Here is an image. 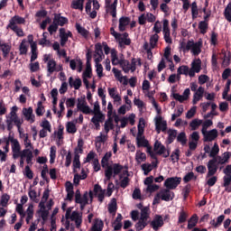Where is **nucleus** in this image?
<instances>
[{
    "label": "nucleus",
    "instance_id": "f257e3e1",
    "mask_svg": "<svg viewBox=\"0 0 231 231\" xmlns=\"http://www.w3.org/2000/svg\"><path fill=\"white\" fill-rule=\"evenodd\" d=\"M11 147L14 160L20 158V165H24V160L28 165L33 164V152L30 149L21 150V143L14 137L11 138Z\"/></svg>",
    "mask_w": 231,
    "mask_h": 231
},
{
    "label": "nucleus",
    "instance_id": "f03ea898",
    "mask_svg": "<svg viewBox=\"0 0 231 231\" xmlns=\"http://www.w3.org/2000/svg\"><path fill=\"white\" fill-rule=\"evenodd\" d=\"M111 152H107L101 160V165L104 169H106L105 176L106 180H111V178H113V174L114 176L120 174L122 169H124V167L119 163H114L109 166V159L111 158Z\"/></svg>",
    "mask_w": 231,
    "mask_h": 231
},
{
    "label": "nucleus",
    "instance_id": "7ed1b4c3",
    "mask_svg": "<svg viewBox=\"0 0 231 231\" xmlns=\"http://www.w3.org/2000/svg\"><path fill=\"white\" fill-rule=\"evenodd\" d=\"M180 48L184 53H187V51H190L192 55L198 57V55L201 53V48H203V42H194L193 40H189L187 42H181Z\"/></svg>",
    "mask_w": 231,
    "mask_h": 231
},
{
    "label": "nucleus",
    "instance_id": "20e7f679",
    "mask_svg": "<svg viewBox=\"0 0 231 231\" xmlns=\"http://www.w3.org/2000/svg\"><path fill=\"white\" fill-rule=\"evenodd\" d=\"M77 108L84 115H95L102 113L100 111V104L98 101L94 103V107L91 109L89 106H88L86 99L82 97L78 99Z\"/></svg>",
    "mask_w": 231,
    "mask_h": 231
},
{
    "label": "nucleus",
    "instance_id": "39448f33",
    "mask_svg": "<svg viewBox=\"0 0 231 231\" xmlns=\"http://www.w3.org/2000/svg\"><path fill=\"white\" fill-rule=\"evenodd\" d=\"M137 129H138V133L136 135L137 146L147 147L148 152H151V147H149V141L145 139V136H143V132L145 129V119H143V117H141L139 119Z\"/></svg>",
    "mask_w": 231,
    "mask_h": 231
},
{
    "label": "nucleus",
    "instance_id": "423d86ee",
    "mask_svg": "<svg viewBox=\"0 0 231 231\" xmlns=\"http://www.w3.org/2000/svg\"><path fill=\"white\" fill-rule=\"evenodd\" d=\"M161 199L162 201H172L174 199V192L167 188L161 189L153 199V205H158Z\"/></svg>",
    "mask_w": 231,
    "mask_h": 231
},
{
    "label": "nucleus",
    "instance_id": "0eeeda50",
    "mask_svg": "<svg viewBox=\"0 0 231 231\" xmlns=\"http://www.w3.org/2000/svg\"><path fill=\"white\" fill-rule=\"evenodd\" d=\"M89 199L90 201H93V191H89V193L86 191L83 194V196L80 195V190L76 191L75 201L76 203H79L80 205L81 210H84V208L86 207V205L89 203Z\"/></svg>",
    "mask_w": 231,
    "mask_h": 231
},
{
    "label": "nucleus",
    "instance_id": "6e6552de",
    "mask_svg": "<svg viewBox=\"0 0 231 231\" xmlns=\"http://www.w3.org/2000/svg\"><path fill=\"white\" fill-rule=\"evenodd\" d=\"M72 210L73 208H69L66 211L65 217L66 219H70V221H74L77 228H80V226L82 225V213Z\"/></svg>",
    "mask_w": 231,
    "mask_h": 231
},
{
    "label": "nucleus",
    "instance_id": "1a4fd4ad",
    "mask_svg": "<svg viewBox=\"0 0 231 231\" xmlns=\"http://www.w3.org/2000/svg\"><path fill=\"white\" fill-rule=\"evenodd\" d=\"M153 122L157 134H160L161 132L165 133L167 131V121L163 119L162 115H156Z\"/></svg>",
    "mask_w": 231,
    "mask_h": 231
},
{
    "label": "nucleus",
    "instance_id": "9d476101",
    "mask_svg": "<svg viewBox=\"0 0 231 231\" xmlns=\"http://www.w3.org/2000/svg\"><path fill=\"white\" fill-rule=\"evenodd\" d=\"M7 125V131H12L14 129V124L16 125L18 131H21V125H23V119L19 118L18 116L14 117L6 116L5 120Z\"/></svg>",
    "mask_w": 231,
    "mask_h": 231
},
{
    "label": "nucleus",
    "instance_id": "9b49d317",
    "mask_svg": "<svg viewBox=\"0 0 231 231\" xmlns=\"http://www.w3.org/2000/svg\"><path fill=\"white\" fill-rule=\"evenodd\" d=\"M40 127L42 129L39 132V137L40 138H46L48 136L49 133H51V123L48 121V119L43 118L42 122L40 123Z\"/></svg>",
    "mask_w": 231,
    "mask_h": 231
},
{
    "label": "nucleus",
    "instance_id": "f8f14e48",
    "mask_svg": "<svg viewBox=\"0 0 231 231\" xmlns=\"http://www.w3.org/2000/svg\"><path fill=\"white\" fill-rule=\"evenodd\" d=\"M180 183H181L180 177H170L165 180L164 187L169 190H174V189H176Z\"/></svg>",
    "mask_w": 231,
    "mask_h": 231
},
{
    "label": "nucleus",
    "instance_id": "ddd939ff",
    "mask_svg": "<svg viewBox=\"0 0 231 231\" xmlns=\"http://www.w3.org/2000/svg\"><path fill=\"white\" fill-rule=\"evenodd\" d=\"M208 173L207 178H210L217 172V170L219 169V163H217V161L213 158L212 160L208 161Z\"/></svg>",
    "mask_w": 231,
    "mask_h": 231
},
{
    "label": "nucleus",
    "instance_id": "4468645a",
    "mask_svg": "<svg viewBox=\"0 0 231 231\" xmlns=\"http://www.w3.org/2000/svg\"><path fill=\"white\" fill-rule=\"evenodd\" d=\"M201 71V60L196 59L191 62V68L189 69V77H196V73Z\"/></svg>",
    "mask_w": 231,
    "mask_h": 231
},
{
    "label": "nucleus",
    "instance_id": "2eb2a0df",
    "mask_svg": "<svg viewBox=\"0 0 231 231\" xmlns=\"http://www.w3.org/2000/svg\"><path fill=\"white\" fill-rule=\"evenodd\" d=\"M21 24H26V18L15 14L9 20L7 26H21Z\"/></svg>",
    "mask_w": 231,
    "mask_h": 231
},
{
    "label": "nucleus",
    "instance_id": "dca6fc26",
    "mask_svg": "<svg viewBox=\"0 0 231 231\" xmlns=\"http://www.w3.org/2000/svg\"><path fill=\"white\" fill-rule=\"evenodd\" d=\"M204 142H214L218 136L217 129H212L202 133Z\"/></svg>",
    "mask_w": 231,
    "mask_h": 231
},
{
    "label": "nucleus",
    "instance_id": "f3484780",
    "mask_svg": "<svg viewBox=\"0 0 231 231\" xmlns=\"http://www.w3.org/2000/svg\"><path fill=\"white\" fill-rule=\"evenodd\" d=\"M47 71L49 75L55 73V71H62V66L57 65V62L55 61V60H51L47 63Z\"/></svg>",
    "mask_w": 231,
    "mask_h": 231
},
{
    "label": "nucleus",
    "instance_id": "a211bd4d",
    "mask_svg": "<svg viewBox=\"0 0 231 231\" xmlns=\"http://www.w3.org/2000/svg\"><path fill=\"white\" fill-rule=\"evenodd\" d=\"M106 142H107V134L101 132L99 135L95 138V145L97 151H100L102 145H104Z\"/></svg>",
    "mask_w": 231,
    "mask_h": 231
},
{
    "label": "nucleus",
    "instance_id": "6ab92c4d",
    "mask_svg": "<svg viewBox=\"0 0 231 231\" xmlns=\"http://www.w3.org/2000/svg\"><path fill=\"white\" fill-rule=\"evenodd\" d=\"M112 71L115 75V78L116 79V80H118V82H120L124 86H127V84H129V81L127 80V77L122 75V70H120L116 68H113Z\"/></svg>",
    "mask_w": 231,
    "mask_h": 231
},
{
    "label": "nucleus",
    "instance_id": "aec40b11",
    "mask_svg": "<svg viewBox=\"0 0 231 231\" xmlns=\"http://www.w3.org/2000/svg\"><path fill=\"white\" fill-rule=\"evenodd\" d=\"M93 117L91 118L90 122L94 124L97 131L100 129V123L104 122L106 120V116L104 114L99 113V114H93Z\"/></svg>",
    "mask_w": 231,
    "mask_h": 231
},
{
    "label": "nucleus",
    "instance_id": "412c9836",
    "mask_svg": "<svg viewBox=\"0 0 231 231\" xmlns=\"http://www.w3.org/2000/svg\"><path fill=\"white\" fill-rule=\"evenodd\" d=\"M22 113L27 122L30 124H33V122H35V115H33V108H32V106L23 108Z\"/></svg>",
    "mask_w": 231,
    "mask_h": 231
},
{
    "label": "nucleus",
    "instance_id": "4be33fe9",
    "mask_svg": "<svg viewBox=\"0 0 231 231\" xmlns=\"http://www.w3.org/2000/svg\"><path fill=\"white\" fill-rule=\"evenodd\" d=\"M154 151L157 154H162L164 158H169V155L171 154L170 152H167L165 146L159 141H156L154 143Z\"/></svg>",
    "mask_w": 231,
    "mask_h": 231
},
{
    "label": "nucleus",
    "instance_id": "5701e85b",
    "mask_svg": "<svg viewBox=\"0 0 231 231\" xmlns=\"http://www.w3.org/2000/svg\"><path fill=\"white\" fill-rule=\"evenodd\" d=\"M94 193V196H96L98 199V201L101 203L104 201V198H106V189H103L100 185L96 184L94 186V189L92 191V194Z\"/></svg>",
    "mask_w": 231,
    "mask_h": 231
},
{
    "label": "nucleus",
    "instance_id": "b1692460",
    "mask_svg": "<svg viewBox=\"0 0 231 231\" xmlns=\"http://www.w3.org/2000/svg\"><path fill=\"white\" fill-rule=\"evenodd\" d=\"M151 226L153 230H158V228L163 226V217L160 215H156L151 222Z\"/></svg>",
    "mask_w": 231,
    "mask_h": 231
},
{
    "label": "nucleus",
    "instance_id": "393cba45",
    "mask_svg": "<svg viewBox=\"0 0 231 231\" xmlns=\"http://www.w3.org/2000/svg\"><path fill=\"white\" fill-rule=\"evenodd\" d=\"M203 95H205V88L199 87L197 91L193 95L192 104L196 106L201 98H203Z\"/></svg>",
    "mask_w": 231,
    "mask_h": 231
},
{
    "label": "nucleus",
    "instance_id": "a878e982",
    "mask_svg": "<svg viewBox=\"0 0 231 231\" xmlns=\"http://www.w3.org/2000/svg\"><path fill=\"white\" fill-rule=\"evenodd\" d=\"M231 158V152H226L222 154V156H217L215 157V160L217 161V163L219 165H225V163H228V160Z\"/></svg>",
    "mask_w": 231,
    "mask_h": 231
},
{
    "label": "nucleus",
    "instance_id": "bb28decb",
    "mask_svg": "<svg viewBox=\"0 0 231 231\" xmlns=\"http://www.w3.org/2000/svg\"><path fill=\"white\" fill-rule=\"evenodd\" d=\"M189 97H190V88H186L183 92V95L173 94V98L180 103L185 102V100H189Z\"/></svg>",
    "mask_w": 231,
    "mask_h": 231
},
{
    "label": "nucleus",
    "instance_id": "cd10ccee",
    "mask_svg": "<svg viewBox=\"0 0 231 231\" xmlns=\"http://www.w3.org/2000/svg\"><path fill=\"white\" fill-rule=\"evenodd\" d=\"M71 37V32H67L64 29L60 30V46H66V42H68V39Z\"/></svg>",
    "mask_w": 231,
    "mask_h": 231
},
{
    "label": "nucleus",
    "instance_id": "c85d7f7f",
    "mask_svg": "<svg viewBox=\"0 0 231 231\" xmlns=\"http://www.w3.org/2000/svg\"><path fill=\"white\" fill-rule=\"evenodd\" d=\"M69 85L74 89H80L82 86V79L79 78L73 79V77L69 78Z\"/></svg>",
    "mask_w": 231,
    "mask_h": 231
},
{
    "label": "nucleus",
    "instance_id": "c756f323",
    "mask_svg": "<svg viewBox=\"0 0 231 231\" xmlns=\"http://www.w3.org/2000/svg\"><path fill=\"white\" fill-rule=\"evenodd\" d=\"M111 57H112V64L113 66H118V64L122 67V62H124V58H118V55H116V51L112 50L111 51Z\"/></svg>",
    "mask_w": 231,
    "mask_h": 231
},
{
    "label": "nucleus",
    "instance_id": "7c9ffc66",
    "mask_svg": "<svg viewBox=\"0 0 231 231\" xmlns=\"http://www.w3.org/2000/svg\"><path fill=\"white\" fill-rule=\"evenodd\" d=\"M129 23H131V20L129 19V17H121L119 19V32H125V28H127V26H129Z\"/></svg>",
    "mask_w": 231,
    "mask_h": 231
},
{
    "label": "nucleus",
    "instance_id": "2f4dec72",
    "mask_svg": "<svg viewBox=\"0 0 231 231\" xmlns=\"http://www.w3.org/2000/svg\"><path fill=\"white\" fill-rule=\"evenodd\" d=\"M0 50L4 59H8V55L10 54V51H12V45H10V43H2L0 45Z\"/></svg>",
    "mask_w": 231,
    "mask_h": 231
},
{
    "label": "nucleus",
    "instance_id": "473e14b6",
    "mask_svg": "<svg viewBox=\"0 0 231 231\" xmlns=\"http://www.w3.org/2000/svg\"><path fill=\"white\" fill-rule=\"evenodd\" d=\"M129 34L127 32H124L121 34V36L117 39V42H119L120 46L122 44H125L126 46H129L131 44V39L128 38Z\"/></svg>",
    "mask_w": 231,
    "mask_h": 231
},
{
    "label": "nucleus",
    "instance_id": "72a5a7b5",
    "mask_svg": "<svg viewBox=\"0 0 231 231\" xmlns=\"http://www.w3.org/2000/svg\"><path fill=\"white\" fill-rule=\"evenodd\" d=\"M53 22L57 24V26H64V24L68 23V18L60 16V14H55Z\"/></svg>",
    "mask_w": 231,
    "mask_h": 231
},
{
    "label": "nucleus",
    "instance_id": "f704fd0d",
    "mask_svg": "<svg viewBox=\"0 0 231 231\" xmlns=\"http://www.w3.org/2000/svg\"><path fill=\"white\" fill-rule=\"evenodd\" d=\"M156 167H158V164H151V163H144V164H142L141 166L142 171H143L144 176H147V174H149V172H151L152 169Z\"/></svg>",
    "mask_w": 231,
    "mask_h": 231
},
{
    "label": "nucleus",
    "instance_id": "c9c22d12",
    "mask_svg": "<svg viewBox=\"0 0 231 231\" xmlns=\"http://www.w3.org/2000/svg\"><path fill=\"white\" fill-rule=\"evenodd\" d=\"M130 64H131V68H130L131 72L134 73V71H136V68H141L142 67V60L134 58V59H132Z\"/></svg>",
    "mask_w": 231,
    "mask_h": 231
},
{
    "label": "nucleus",
    "instance_id": "e433bc0d",
    "mask_svg": "<svg viewBox=\"0 0 231 231\" xmlns=\"http://www.w3.org/2000/svg\"><path fill=\"white\" fill-rule=\"evenodd\" d=\"M70 6L74 10H80L82 12L84 10V0H73Z\"/></svg>",
    "mask_w": 231,
    "mask_h": 231
},
{
    "label": "nucleus",
    "instance_id": "4c0bfd02",
    "mask_svg": "<svg viewBox=\"0 0 231 231\" xmlns=\"http://www.w3.org/2000/svg\"><path fill=\"white\" fill-rule=\"evenodd\" d=\"M150 216H151V208L149 207H144L141 209L140 219H144L145 221H148Z\"/></svg>",
    "mask_w": 231,
    "mask_h": 231
},
{
    "label": "nucleus",
    "instance_id": "58836bf2",
    "mask_svg": "<svg viewBox=\"0 0 231 231\" xmlns=\"http://www.w3.org/2000/svg\"><path fill=\"white\" fill-rule=\"evenodd\" d=\"M66 131L69 134H75L77 133V125L74 122H68L66 124Z\"/></svg>",
    "mask_w": 231,
    "mask_h": 231
},
{
    "label": "nucleus",
    "instance_id": "ea45409f",
    "mask_svg": "<svg viewBox=\"0 0 231 231\" xmlns=\"http://www.w3.org/2000/svg\"><path fill=\"white\" fill-rule=\"evenodd\" d=\"M28 48H30V45H28L26 40H23L19 47L20 55H26Z\"/></svg>",
    "mask_w": 231,
    "mask_h": 231
},
{
    "label": "nucleus",
    "instance_id": "a19ab883",
    "mask_svg": "<svg viewBox=\"0 0 231 231\" xmlns=\"http://www.w3.org/2000/svg\"><path fill=\"white\" fill-rule=\"evenodd\" d=\"M104 228V222L98 218L94 221L92 231H102Z\"/></svg>",
    "mask_w": 231,
    "mask_h": 231
},
{
    "label": "nucleus",
    "instance_id": "79ce46f5",
    "mask_svg": "<svg viewBox=\"0 0 231 231\" xmlns=\"http://www.w3.org/2000/svg\"><path fill=\"white\" fill-rule=\"evenodd\" d=\"M145 160H147V155L145 154V152L137 151L135 153V162H137V163H143Z\"/></svg>",
    "mask_w": 231,
    "mask_h": 231
},
{
    "label": "nucleus",
    "instance_id": "37998d69",
    "mask_svg": "<svg viewBox=\"0 0 231 231\" xmlns=\"http://www.w3.org/2000/svg\"><path fill=\"white\" fill-rule=\"evenodd\" d=\"M7 28H9V30H12V32H14L17 37H24V31H23V28H21V26H7Z\"/></svg>",
    "mask_w": 231,
    "mask_h": 231
},
{
    "label": "nucleus",
    "instance_id": "c03bdc74",
    "mask_svg": "<svg viewBox=\"0 0 231 231\" xmlns=\"http://www.w3.org/2000/svg\"><path fill=\"white\" fill-rule=\"evenodd\" d=\"M190 73V69H189V66L182 65L179 67L177 69V77H180V75H189Z\"/></svg>",
    "mask_w": 231,
    "mask_h": 231
},
{
    "label": "nucleus",
    "instance_id": "a18cd8bd",
    "mask_svg": "<svg viewBox=\"0 0 231 231\" xmlns=\"http://www.w3.org/2000/svg\"><path fill=\"white\" fill-rule=\"evenodd\" d=\"M199 217L198 215H193L190 219L188 221V228L189 230H191V228H194V226H196V225H198V221H199Z\"/></svg>",
    "mask_w": 231,
    "mask_h": 231
},
{
    "label": "nucleus",
    "instance_id": "49530a36",
    "mask_svg": "<svg viewBox=\"0 0 231 231\" xmlns=\"http://www.w3.org/2000/svg\"><path fill=\"white\" fill-rule=\"evenodd\" d=\"M108 211L112 216L116 215V199H112L111 202L108 204Z\"/></svg>",
    "mask_w": 231,
    "mask_h": 231
},
{
    "label": "nucleus",
    "instance_id": "de8ad7c7",
    "mask_svg": "<svg viewBox=\"0 0 231 231\" xmlns=\"http://www.w3.org/2000/svg\"><path fill=\"white\" fill-rule=\"evenodd\" d=\"M217 154H219V145L217 143H215L211 151L209 152V158H217Z\"/></svg>",
    "mask_w": 231,
    "mask_h": 231
},
{
    "label": "nucleus",
    "instance_id": "09e8293b",
    "mask_svg": "<svg viewBox=\"0 0 231 231\" xmlns=\"http://www.w3.org/2000/svg\"><path fill=\"white\" fill-rule=\"evenodd\" d=\"M225 221V217L223 215L217 217V221L215 219L210 221V225L214 226L215 228H217L218 226H221V223Z\"/></svg>",
    "mask_w": 231,
    "mask_h": 231
},
{
    "label": "nucleus",
    "instance_id": "8fccbe9b",
    "mask_svg": "<svg viewBox=\"0 0 231 231\" xmlns=\"http://www.w3.org/2000/svg\"><path fill=\"white\" fill-rule=\"evenodd\" d=\"M39 207H40L39 213L41 214L43 221H46V219H48L50 211H49V209H46V206H39Z\"/></svg>",
    "mask_w": 231,
    "mask_h": 231
},
{
    "label": "nucleus",
    "instance_id": "3c124183",
    "mask_svg": "<svg viewBox=\"0 0 231 231\" xmlns=\"http://www.w3.org/2000/svg\"><path fill=\"white\" fill-rule=\"evenodd\" d=\"M86 178H88V175L86 174V172H84V170H82L81 175L76 174L74 176L73 181L75 185H79V183H80V180H86Z\"/></svg>",
    "mask_w": 231,
    "mask_h": 231
},
{
    "label": "nucleus",
    "instance_id": "603ef678",
    "mask_svg": "<svg viewBox=\"0 0 231 231\" xmlns=\"http://www.w3.org/2000/svg\"><path fill=\"white\" fill-rule=\"evenodd\" d=\"M77 31L82 35V37H85V39H88L89 36V32L86 30L84 27L80 26V24L77 23L76 24Z\"/></svg>",
    "mask_w": 231,
    "mask_h": 231
},
{
    "label": "nucleus",
    "instance_id": "864d4df0",
    "mask_svg": "<svg viewBox=\"0 0 231 231\" xmlns=\"http://www.w3.org/2000/svg\"><path fill=\"white\" fill-rule=\"evenodd\" d=\"M159 39H160V36L156 33L151 36V38H150V47H151L152 50H153V48H156V44H158Z\"/></svg>",
    "mask_w": 231,
    "mask_h": 231
},
{
    "label": "nucleus",
    "instance_id": "5fc2aeb1",
    "mask_svg": "<svg viewBox=\"0 0 231 231\" xmlns=\"http://www.w3.org/2000/svg\"><path fill=\"white\" fill-rule=\"evenodd\" d=\"M203 124V121L200 119H194L190 122L189 127H191V131H196Z\"/></svg>",
    "mask_w": 231,
    "mask_h": 231
},
{
    "label": "nucleus",
    "instance_id": "6e6d98bb",
    "mask_svg": "<svg viewBox=\"0 0 231 231\" xmlns=\"http://www.w3.org/2000/svg\"><path fill=\"white\" fill-rule=\"evenodd\" d=\"M93 75L92 69H91V65L88 63L87 64L86 69L82 74V79H91Z\"/></svg>",
    "mask_w": 231,
    "mask_h": 231
},
{
    "label": "nucleus",
    "instance_id": "4d7b16f0",
    "mask_svg": "<svg viewBox=\"0 0 231 231\" xmlns=\"http://www.w3.org/2000/svg\"><path fill=\"white\" fill-rule=\"evenodd\" d=\"M55 158H57V147L51 146L50 151V163H55Z\"/></svg>",
    "mask_w": 231,
    "mask_h": 231
},
{
    "label": "nucleus",
    "instance_id": "13d9d810",
    "mask_svg": "<svg viewBox=\"0 0 231 231\" xmlns=\"http://www.w3.org/2000/svg\"><path fill=\"white\" fill-rule=\"evenodd\" d=\"M10 201V195L5 193L1 196L0 206L8 207V202Z\"/></svg>",
    "mask_w": 231,
    "mask_h": 231
},
{
    "label": "nucleus",
    "instance_id": "bf43d9fd",
    "mask_svg": "<svg viewBox=\"0 0 231 231\" xmlns=\"http://www.w3.org/2000/svg\"><path fill=\"white\" fill-rule=\"evenodd\" d=\"M113 127H115V125H113V121L112 120L106 121L105 124H104V131H103V133L108 134L109 131H111V129H113Z\"/></svg>",
    "mask_w": 231,
    "mask_h": 231
},
{
    "label": "nucleus",
    "instance_id": "052dcab7",
    "mask_svg": "<svg viewBox=\"0 0 231 231\" xmlns=\"http://www.w3.org/2000/svg\"><path fill=\"white\" fill-rule=\"evenodd\" d=\"M178 136V132L176 130H169L168 131V143H172L174 140Z\"/></svg>",
    "mask_w": 231,
    "mask_h": 231
},
{
    "label": "nucleus",
    "instance_id": "680f3d73",
    "mask_svg": "<svg viewBox=\"0 0 231 231\" xmlns=\"http://www.w3.org/2000/svg\"><path fill=\"white\" fill-rule=\"evenodd\" d=\"M106 12L112 15V17H116V5L111 4L109 5H106Z\"/></svg>",
    "mask_w": 231,
    "mask_h": 231
},
{
    "label": "nucleus",
    "instance_id": "e2e57ef3",
    "mask_svg": "<svg viewBox=\"0 0 231 231\" xmlns=\"http://www.w3.org/2000/svg\"><path fill=\"white\" fill-rule=\"evenodd\" d=\"M145 226H147V220L139 218V221L135 224L136 230H138V231L143 230V228H145Z\"/></svg>",
    "mask_w": 231,
    "mask_h": 231
},
{
    "label": "nucleus",
    "instance_id": "0e129e2a",
    "mask_svg": "<svg viewBox=\"0 0 231 231\" xmlns=\"http://www.w3.org/2000/svg\"><path fill=\"white\" fill-rule=\"evenodd\" d=\"M163 39L167 44H172V38L171 37V30L162 31Z\"/></svg>",
    "mask_w": 231,
    "mask_h": 231
},
{
    "label": "nucleus",
    "instance_id": "69168bd1",
    "mask_svg": "<svg viewBox=\"0 0 231 231\" xmlns=\"http://www.w3.org/2000/svg\"><path fill=\"white\" fill-rule=\"evenodd\" d=\"M177 141L180 142L181 145L187 144V134H185V132H181L180 134H178Z\"/></svg>",
    "mask_w": 231,
    "mask_h": 231
},
{
    "label": "nucleus",
    "instance_id": "338daca9",
    "mask_svg": "<svg viewBox=\"0 0 231 231\" xmlns=\"http://www.w3.org/2000/svg\"><path fill=\"white\" fill-rule=\"evenodd\" d=\"M35 113H36L37 116H42V115H44V106H42V101L38 102Z\"/></svg>",
    "mask_w": 231,
    "mask_h": 231
},
{
    "label": "nucleus",
    "instance_id": "774afa93",
    "mask_svg": "<svg viewBox=\"0 0 231 231\" xmlns=\"http://www.w3.org/2000/svg\"><path fill=\"white\" fill-rule=\"evenodd\" d=\"M121 68L125 73H128L131 71V63L125 60L124 62L121 63Z\"/></svg>",
    "mask_w": 231,
    "mask_h": 231
}]
</instances>
